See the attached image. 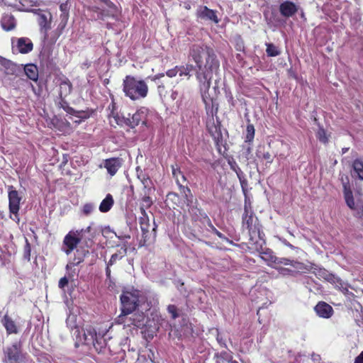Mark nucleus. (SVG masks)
<instances>
[{
	"mask_svg": "<svg viewBox=\"0 0 363 363\" xmlns=\"http://www.w3.org/2000/svg\"><path fill=\"white\" fill-rule=\"evenodd\" d=\"M189 59L195 62L196 74L205 76L206 73L213 75L219 69V62L214 51L203 44L193 45L189 50Z\"/></svg>",
	"mask_w": 363,
	"mask_h": 363,
	"instance_id": "f257e3e1",
	"label": "nucleus"
},
{
	"mask_svg": "<svg viewBox=\"0 0 363 363\" xmlns=\"http://www.w3.org/2000/svg\"><path fill=\"white\" fill-rule=\"evenodd\" d=\"M123 85L125 96L134 101L145 98L148 92V86L143 80H137L131 76H126Z\"/></svg>",
	"mask_w": 363,
	"mask_h": 363,
	"instance_id": "f03ea898",
	"label": "nucleus"
},
{
	"mask_svg": "<svg viewBox=\"0 0 363 363\" xmlns=\"http://www.w3.org/2000/svg\"><path fill=\"white\" fill-rule=\"evenodd\" d=\"M343 188H344V197L347 206L354 211L355 215L361 218H363V200L362 199L359 194H352L347 182H345L343 177L341 178Z\"/></svg>",
	"mask_w": 363,
	"mask_h": 363,
	"instance_id": "7ed1b4c3",
	"label": "nucleus"
},
{
	"mask_svg": "<svg viewBox=\"0 0 363 363\" xmlns=\"http://www.w3.org/2000/svg\"><path fill=\"white\" fill-rule=\"evenodd\" d=\"M141 292L136 289L125 290L121 296L122 310L126 313H133L140 302Z\"/></svg>",
	"mask_w": 363,
	"mask_h": 363,
	"instance_id": "20e7f679",
	"label": "nucleus"
},
{
	"mask_svg": "<svg viewBox=\"0 0 363 363\" xmlns=\"http://www.w3.org/2000/svg\"><path fill=\"white\" fill-rule=\"evenodd\" d=\"M91 227H87L85 230L80 229L69 231L65 237L62 245V250L67 254L69 255L80 242L82 233L84 232H89Z\"/></svg>",
	"mask_w": 363,
	"mask_h": 363,
	"instance_id": "39448f33",
	"label": "nucleus"
},
{
	"mask_svg": "<svg viewBox=\"0 0 363 363\" xmlns=\"http://www.w3.org/2000/svg\"><path fill=\"white\" fill-rule=\"evenodd\" d=\"M212 77L213 75H209L208 73H206L205 76H201V74H196V79L199 82V87L202 99L206 108L212 104V99L208 94Z\"/></svg>",
	"mask_w": 363,
	"mask_h": 363,
	"instance_id": "423d86ee",
	"label": "nucleus"
},
{
	"mask_svg": "<svg viewBox=\"0 0 363 363\" xmlns=\"http://www.w3.org/2000/svg\"><path fill=\"white\" fill-rule=\"evenodd\" d=\"M7 189L10 213L17 217L18 211L20 209L22 196L15 189L13 186H8Z\"/></svg>",
	"mask_w": 363,
	"mask_h": 363,
	"instance_id": "0eeeda50",
	"label": "nucleus"
},
{
	"mask_svg": "<svg viewBox=\"0 0 363 363\" xmlns=\"http://www.w3.org/2000/svg\"><path fill=\"white\" fill-rule=\"evenodd\" d=\"M74 335L76 336L77 342L80 344L94 345L95 342L97 341L96 330L91 326L84 330L82 335L79 330H75Z\"/></svg>",
	"mask_w": 363,
	"mask_h": 363,
	"instance_id": "6e6552de",
	"label": "nucleus"
},
{
	"mask_svg": "<svg viewBox=\"0 0 363 363\" xmlns=\"http://www.w3.org/2000/svg\"><path fill=\"white\" fill-rule=\"evenodd\" d=\"M316 275L320 278H323V279L335 284L336 287H338L342 291V293L347 294L348 289L345 286V283L339 277L330 274L325 269H319L316 272Z\"/></svg>",
	"mask_w": 363,
	"mask_h": 363,
	"instance_id": "1a4fd4ad",
	"label": "nucleus"
},
{
	"mask_svg": "<svg viewBox=\"0 0 363 363\" xmlns=\"http://www.w3.org/2000/svg\"><path fill=\"white\" fill-rule=\"evenodd\" d=\"M12 49L14 52H18L21 54H27L32 51L33 48V44L28 38H19L13 41Z\"/></svg>",
	"mask_w": 363,
	"mask_h": 363,
	"instance_id": "9d476101",
	"label": "nucleus"
},
{
	"mask_svg": "<svg viewBox=\"0 0 363 363\" xmlns=\"http://www.w3.org/2000/svg\"><path fill=\"white\" fill-rule=\"evenodd\" d=\"M0 62L4 69V73L6 76L17 77L22 72L21 65H18L10 60L2 59Z\"/></svg>",
	"mask_w": 363,
	"mask_h": 363,
	"instance_id": "9b49d317",
	"label": "nucleus"
},
{
	"mask_svg": "<svg viewBox=\"0 0 363 363\" xmlns=\"http://www.w3.org/2000/svg\"><path fill=\"white\" fill-rule=\"evenodd\" d=\"M255 219L252 213L249 214V210L247 206H245V213L242 216V228L247 229L249 234L251 235L252 233H255L257 228L255 227Z\"/></svg>",
	"mask_w": 363,
	"mask_h": 363,
	"instance_id": "f8f14e48",
	"label": "nucleus"
},
{
	"mask_svg": "<svg viewBox=\"0 0 363 363\" xmlns=\"http://www.w3.org/2000/svg\"><path fill=\"white\" fill-rule=\"evenodd\" d=\"M198 18L204 21H211L215 23L219 22V19L216 12L206 6H200L196 12Z\"/></svg>",
	"mask_w": 363,
	"mask_h": 363,
	"instance_id": "ddd939ff",
	"label": "nucleus"
},
{
	"mask_svg": "<svg viewBox=\"0 0 363 363\" xmlns=\"http://www.w3.org/2000/svg\"><path fill=\"white\" fill-rule=\"evenodd\" d=\"M5 363H18L20 359V350L17 345H13L4 350Z\"/></svg>",
	"mask_w": 363,
	"mask_h": 363,
	"instance_id": "4468645a",
	"label": "nucleus"
},
{
	"mask_svg": "<svg viewBox=\"0 0 363 363\" xmlns=\"http://www.w3.org/2000/svg\"><path fill=\"white\" fill-rule=\"evenodd\" d=\"M314 310L316 314L323 318H329L333 313V308L325 302L320 301L315 306Z\"/></svg>",
	"mask_w": 363,
	"mask_h": 363,
	"instance_id": "2eb2a0df",
	"label": "nucleus"
},
{
	"mask_svg": "<svg viewBox=\"0 0 363 363\" xmlns=\"http://www.w3.org/2000/svg\"><path fill=\"white\" fill-rule=\"evenodd\" d=\"M279 11L284 17L289 18L298 11V6L291 1H285L280 4Z\"/></svg>",
	"mask_w": 363,
	"mask_h": 363,
	"instance_id": "dca6fc26",
	"label": "nucleus"
},
{
	"mask_svg": "<svg viewBox=\"0 0 363 363\" xmlns=\"http://www.w3.org/2000/svg\"><path fill=\"white\" fill-rule=\"evenodd\" d=\"M121 165L122 160L116 157L107 159L104 162V167L107 169L108 173L111 176L115 175Z\"/></svg>",
	"mask_w": 363,
	"mask_h": 363,
	"instance_id": "f3484780",
	"label": "nucleus"
},
{
	"mask_svg": "<svg viewBox=\"0 0 363 363\" xmlns=\"http://www.w3.org/2000/svg\"><path fill=\"white\" fill-rule=\"evenodd\" d=\"M1 24L4 30L10 31L15 28L16 21L13 16L10 13H5L1 18Z\"/></svg>",
	"mask_w": 363,
	"mask_h": 363,
	"instance_id": "a211bd4d",
	"label": "nucleus"
},
{
	"mask_svg": "<svg viewBox=\"0 0 363 363\" xmlns=\"http://www.w3.org/2000/svg\"><path fill=\"white\" fill-rule=\"evenodd\" d=\"M133 313H126L121 309V313L116 318L115 322L118 325H124L125 327L133 325Z\"/></svg>",
	"mask_w": 363,
	"mask_h": 363,
	"instance_id": "6ab92c4d",
	"label": "nucleus"
},
{
	"mask_svg": "<svg viewBox=\"0 0 363 363\" xmlns=\"http://www.w3.org/2000/svg\"><path fill=\"white\" fill-rule=\"evenodd\" d=\"M72 84L70 81L67 78H63L60 79V97H66L72 91Z\"/></svg>",
	"mask_w": 363,
	"mask_h": 363,
	"instance_id": "aec40b11",
	"label": "nucleus"
},
{
	"mask_svg": "<svg viewBox=\"0 0 363 363\" xmlns=\"http://www.w3.org/2000/svg\"><path fill=\"white\" fill-rule=\"evenodd\" d=\"M26 76L33 81H37L38 79V71L35 65L33 64L27 65L23 68Z\"/></svg>",
	"mask_w": 363,
	"mask_h": 363,
	"instance_id": "412c9836",
	"label": "nucleus"
},
{
	"mask_svg": "<svg viewBox=\"0 0 363 363\" xmlns=\"http://www.w3.org/2000/svg\"><path fill=\"white\" fill-rule=\"evenodd\" d=\"M113 199L111 194H107L106 198L99 205V211L102 213L108 212L113 205Z\"/></svg>",
	"mask_w": 363,
	"mask_h": 363,
	"instance_id": "4be33fe9",
	"label": "nucleus"
},
{
	"mask_svg": "<svg viewBox=\"0 0 363 363\" xmlns=\"http://www.w3.org/2000/svg\"><path fill=\"white\" fill-rule=\"evenodd\" d=\"M143 118V112L142 111H137L134 114L132 115L130 117V115L128 113V126L130 128H134L135 126L138 125L139 123L142 121Z\"/></svg>",
	"mask_w": 363,
	"mask_h": 363,
	"instance_id": "5701e85b",
	"label": "nucleus"
},
{
	"mask_svg": "<svg viewBox=\"0 0 363 363\" xmlns=\"http://www.w3.org/2000/svg\"><path fill=\"white\" fill-rule=\"evenodd\" d=\"M111 123H115L121 126L128 125V116H125L123 113H113L110 118Z\"/></svg>",
	"mask_w": 363,
	"mask_h": 363,
	"instance_id": "b1692460",
	"label": "nucleus"
},
{
	"mask_svg": "<svg viewBox=\"0 0 363 363\" xmlns=\"http://www.w3.org/2000/svg\"><path fill=\"white\" fill-rule=\"evenodd\" d=\"M132 316L134 326L140 328L145 325V315L143 312H135Z\"/></svg>",
	"mask_w": 363,
	"mask_h": 363,
	"instance_id": "393cba45",
	"label": "nucleus"
},
{
	"mask_svg": "<svg viewBox=\"0 0 363 363\" xmlns=\"http://www.w3.org/2000/svg\"><path fill=\"white\" fill-rule=\"evenodd\" d=\"M51 14H41L39 16L38 23L41 28L47 30L50 28Z\"/></svg>",
	"mask_w": 363,
	"mask_h": 363,
	"instance_id": "a878e982",
	"label": "nucleus"
},
{
	"mask_svg": "<svg viewBox=\"0 0 363 363\" xmlns=\"http://www.w3.org/2000/svg\"><path fill=\"white\" fill-rule=\"evenodd\" d=\"M127 253V246L126 245H123L118 251V252L112 255L109 262L108 265L113 264L117 260L121 259Z\"/></svg>",
	"mask_w": 363,
	"mask_h": 363,
	"instance_id": "bb28decb",
	"label": "nucleus"
},
{
	"mask_svg": "<svg viewBox=\"0 0 363 363\" xmlns=\"http://www.w3.org/2000/svg\"><path fill=\"white\" fill-rule=\"evenodd\" d=\"M2 322L8 333L11 334L16 333V325L10 318H9L7 315H5L2 320Z\"/></svg>",
	"mask_w": 363,
	"mask_h": 363,
	"instance_id": "cd10ccee",
	"label": "nucleus"
},
{
	"mask_svg": "<svg viewBox=\"0 0 363 363\" xmlns=\"http://www.w3.org/2000/svg\"><path fill=\"white\" fill-rule=\"evenodd\" d=\"M150 191H144V196L142 200L140 211L142 214L145 215V208H149L152 205V200L148 196Z\"/></svg>",
	"mask_w": 363,
	"mask_h": 363,
	"instance_id": "c85d7f7f",
	"label": "nucleus"
},
{
	"mask_svg": "<svg viewBox=\"0 0 363 363\" xmlns=\"http://www.w3.org/2000/svg\"><path fill=\"white\" fill-rule=\"evenodd\" d=\"M256 155L257 157L264 160L269 163H272L273 161L271 154L269 152H264V147H258L256 151Z\"/></svg>",
	"mask_w": 363,
	"mask_h": 363,
	"instance_id": "c756f323",
	"label": "nucleus"
},
{
	"mask_svg": "<svg viewBox=\"0 0 363 363\" xmlns=\"http://www.w3.org/2000/svg\"><path fill=\"white\" fill-rule=\"evenodd\" d=\"M84 260V255L79 252V251L77 252V255H75L74 259L70 261L66 266V269L67 271H70L72 268L81 262H82Z\"/></svg>",
	"mask_w": 363,
	"mask_h": 363,
	"instance_id": "7c9ffc66",
	"label": "nucleus"
},
{
	"mask_svg": "<svg viewBox=\"0 0 363 363\" xmlns=\"http://www.w3.org/2000/svg\"><path fill=\"white\" fill-rule=\"evenodd\" d=\"M353 169L358 178L363 180V162L359 160H354L353 162Z\"/></svg>",
	"mask_w": 363,
	"mask_h": 363,
	"instance_id": "2f4dec72",
	"label": "nucleus"
},
{
	"mask_svg": "<svg viewBox=\"0 0 363 363\" xmlns=\"http://www.w3.org/2000/svg\"><path fill=\"white\" fill-rule=\"evenodd\" d=\"M67 326L71 328L72 330H74L75 329L76 330H79L78 329V321H77V316L74 314H70L68 315L67 318Z\"/></svg>",
	"mask_w": 363,
	"mask_h": 363,
	"instance_id": "473e14b6",
	"label": "nucleus"
},
{
	"mask_svg": "<svg viewBox=\"0 0 363 363\" xmlns=\"http://www.w3.org/2000/svg\"><path fill=\"white\" fill-rule=\"evenodd\" d=\"M261 258L267 262V264L272 266L276 262V257L272 255V252H263L260 255Z\"/></svg>",
	"mask_w": 363,
	"mask_h": 363,
	"instance_id": "72a5a7b5",
	"label": "nucleus"
},
{
	"mask_svg": "<svg viewBox=\"0 0 363 363\" xmlns=\"http://www.w3.org/2000/svg\"><path fill=\"white\" fill-rule=\"evenodd\" d=\"M142 215H143V216L140 218V223L141 230L143 232H148L149 226H150L149 219H148L146 213H145V215H144V214H142Z\"/></svg>",
	"mask_w": 363,
	"mask_h": 363,
	"instance_id": "f704fd0d",
	"label": "nucleus"
},
{
	"mask_svg": "<svg viewBox=\"0 0 363 363\" xmlns=\"http://www.w3.org/2000/svg\"><path fill=\"white\" fill-rule=\"evenodd\" d=\"M266 52L269 56L275 57L280 54L278 48L273 44H267Z\"/></svg>",
	"mask_w": 363,
	"mask_h": 363,
	"instance_id": "c9c22d12",
	"label": "nucleus"
},
{
	"mask_svg": "<svg viewBox=\"0 0 363 363\" xmlns=\"http://www.w3.org/2000/svg\"><path fill=\"white\" fill-rule=\"evenodd\" d=\"M316 136L318 139L323 143H326L328 141V137L325 130L322 128H319L317 131Z\"/></svg>",
	"mask_w": 363,
	"mask_h": 363,
	"instance_id": "e433bc0d",
	"label": "nucleus"
},
{
	"mask_svg": "<svg viewBox=\"0 0 363 363\" xmlns=\"http://www.w3.org/2000/svg\"><path fill=\"white\" fill-rule=\"evenodd\" d=\"M172 174H173V177L175 178L176 181H177V183L180 186L182 185L180 184L181 182V179L182 181H185L186 179L184 177V176L182 174V172H180V170L177 169H175V168H172Z\"/></svg>",
	"mask_w": 363,
	"mask_h": 363,
	"instance_id": "4c0bfd02",
	"label": "nucleus"
},
{
	"mask_svg": "<svg viewBox=\"0 0 363 363\" xmlns=\"http://www.w3.org/2000/svg\"><path fill=\"white\" fill-rule=\"evenodd\" d=\"M246 130H247L246 141L251 142L254 139L255 128L252 124H249L247 126Z\"/></svg>",
	"mask_w": 363,
	"mask_h": 363,
	"instance_id": "58836bf2",
	"label": "nucleus"
},
{
	"mask_svg": "<svg viewBox=\"0 0 363 363\" xmlns=\"http://www.w3.org/2000/svg\"><path fill=\"white\" fill-rule=\"evenodd\" d=\"M138 178L140 179L141 182L144 186V190L150 191L151 190V180L149 177H146L145 176H143L141 178L140 176H138Z\"/></svg>",
	"mask_w": 363,
	"mask_h": 363,
	"instance_id": "ea45409f",
	"label": "nucleus"
},
{
	"mask_svg": "<svg viewBox=\"0 0 363 363\" xmlns=\"http://www.w3.org/2000/svg\"><path fill=\"white\" fill-rule=\"evenodd\" d=\"M291 267H293L298 272H304L305 270H308V268L305 264L294 260L292 261Z\"/></svg>",
	"mask_w": 363,
	"mask_h": 363,
	"instance_id": "a19ab883",
	"label": "nucleus"
},
{
	"mask_svg": "<svg viewBox=\"0 0 363 363\" xmlns=\"http://www.w3.org/2000/svg\"><path fill=\"white\" fill-rule=\"evenodd\" d=\"M229 164L231 169H233L236 173L238 178H240V177L244 174L243 172L238 167L235 162H230Z\"/></svg>",
	"mask_w": 363,
	"mask_h": 363,
	"instance_id": "79ce46f5",
	"label": "nucleus"
},
{
	"mask_svg": "<svg viewBox=\"0 0 363 363\" xmlns=\"http://www.w3.org/2000/svg\"><path fill=\"white\" fill-rule=\"evenodd\" d=\"M179 186L182 191V194L185 197L186 201L187 202L190 201V199L192 197L190 189L188 187L183 186L182 185H180Z\"/></svg>",
	"mask_w": 363,
	"mask_h": 363,
	"instance_id": "37998d69",
	"label": "nucleus"
},
{
	"mask_svg": "<svg viewBox=\"0 0 363 363\" xmlns=\"http://www.w3.org/2000/svg\"><path fill=\"white\" fill-rule=\"evenodd\" d=\"M178 69L179 77H186L188 79L191 77V74L188 72V68H186L184 65L178 66Z\"/></svg>",
	"mask_w": 363,
	"mask_h": 363,
	"instance_id": "c03bdc74",
	"label": "nucleus"
},
{
	"mask_svg": "<svg viewBox=\"0 0 363 363\" xmlns=\"http://www.w3.org/2000/svg\"><path fill=\"white\" fill-rule=\"evenodd\" d=\"M292 261L293 260L287 259V258H278L276 257V262H274V264H276L275 266H277L278 264L291 266Z\"/></svg>",
	"mask_w": 363,
	"mask_h": 363,
	"instance_id": "a18cd8bd",
	"label": "nucleus"
},
{
	"mask_svg": "<svg viewBox=\"0 0 363 363\" xmlns=\"http://www.w3.org/2000/svg\"><path fill=\"white\" fill-rule=\"evenodd\" d=\"M94 206L92 203H86L83 206V212L85 215H89L94 209Z\"/></svg>",
	"mask_w": 363,
	"mask_h": 363,
	"instance_id": "49530a36",
	"label": "nucleus"
},
{
	"mask_svg": "<svg viewBox=\"0 0 363 363\" xmlns=\"http://www.w3.org/2000/svg\"><path fill=\"white\" fill-rule=\"evenodd\" d=\"M273 267L276 269H277L279 271V272L282 274V275H288V274H290V273L292 272L291 270L289 269H286V268H284V267H278V266H273Z\"/></svg>",
	"mask_w": 363,
	"mask_h": 363,
	"instance_id": "de8ad7c7",
	"label": "nucleus"
},
{
	"mask_svg": "<svg viewBox=\"0 0 363 363\" xmlns=\"http://www.w3.org/2000/svg\"><path fill=\"white\" fill-rule=\"evenodd\" d=\"M168 312L172 315L173 318H176L178 315L177 313V308L174 305H169L167 308Z\"/></svg>",
	"mask_w": 363,
	"mask_h": 363,
	"instance_id": "09e8293b",
	"label": "nucleus"
},
{
	"mask_svg": "<svg viewBox=\"0 0 363 363\" xmlns=\"http://www.w3.org/2000/svg\"><path fill=\"white\" fill-rule=\"evenodd\" d=\"M177 74H179L178 66L175 67L174 69H169L167 72V75L169 77H174Z\"/></svg>",
	"mask_w": 363,
	"mask_h": 363,
	"instance_id": "8fccbe9b",
	"label": "nucleus"
},
{
	"mask_svg": "<svg viewBox=\"0 0 363 363\" xmlns=\"http://www.w3.org/2000/svg\"><path fill=\"white\" fill-rule=\"evenodd\" d=\"M68 284V279L66 277L61 278L59 281L58 286L60 289H63Z\"/></svg>",
	"mask_w": 363,
	"mask_h": 363,
	"instance_id": "3c124183",
	"label": "nucleus"
},
{
	"mask_svg": "<svg viewBox=\"0 0 363 363\" xmlns=\"http://www.w3.org/2000/svg\"><path fill=\"white\" fill-rule=\"evenodd\" d=\"M238 179L240 181V183L241 187L242 189V191H245V187L247 185V180L245 178V175L244 174L242 175L240 177V178H238Z\"/></svg>",
	"mask_w": 363,
	"mask_h": 363,
	"instance_id": "603ef678",
	"label": "nucleus"
},
{
	"mask_svg": "<svg viewBox=\"0 0 363 363\" xmlns=\"http://www.w3.org/2000/svg\"><path fill=\"white\" fill-rule=\"evenodd\" d=\"M68 16H69L68 12H64L60 16L61 19H62V23H63L64 26H65V24L67 22Z\"/></svg>",
	"mask_w": 363,
	"mask_h": 363,
	"instance_id": "864d4df0",
	"label": "nucleus"
},
{
	"mask_svg": "<svg viewBox=\"0 0 363 363\" xmlns=\"http://www.w3.org/2000/svg\"><path fill=\"white\" fill-rule=\"evenodd\" d=\"M184 67L186 68H188V72L191 74V72H193L194 71L196 70V66H194L193 65L191 64H189V63H186V65H184Z\"/></svg>",
	"mask_w": 363,
	"mask_h": 363,
	"instance_id": "5fc2aeb1",
	"label": "nucleus"
},
{
	"mask_svg": "<svg viewBox=\"0 0 363 363\" xmlns=\"http://www.w3.org/2000/svg\"><path fill=\"white\" fill-rule=\"evenodd\" d=\"M354 363H363V351L355 358Z\"/></svg>",
	"mask_w": 363,
	"mask_h": 363,
	"instance_id": "6e6d98bb",
	"label": "nucleus"
},
{
	"mask_svg": "<svg viewBox=\"0 0 363 363\" xmlns=\"http://www.w3.org/2000/svg\"><path fill=\"white\" fill-rule=\"evenodd\" d=\"M213 231L215 232V233L220 238L222 239H224L227 242H230L228 238H226L221 233H220L219 231H218L216 228H213Z\"/></svg>",
	"mask_w": 363,
	"mask_h": 363,
	"instance_id": "4d7b16f0",
	"label": "nucleus"
},
{
	"mask_svg": "<svg viewBox=\"0 0 363 363\" xmlns=\"http://www.w3.org/2000/svg\"><path fill=\"white\" fill-rule=\"evenodd\" d=\"M116 236L117 238H118L119 239L121 240H125V239H129L130 238V236L129 235H124V236H122V235H117L116 233H115Z\"/></svg>",
	"mask_w": 363,
	"mask_h": 363,
	"instance_id": "13d9d810",
	"label": "nucleus"
},
{
	"mask_svg": "<svg viewBox=\"0 0 363 363\" xmlns=\"http://www.w3.org/2000/svg\"><path fill=\"white\" fill-rule=\"evenodd\" d=\"M60 10L62 11V13H64V12H67V6H66V5H65V4H61V5H60Z\"/></svg>",
	"mask_w": 363,
	"mask_h": 363,
	"instance_id": "bf43d9fd",
	"label": "nucleus"
},
{
	"mask_svg": "<svg viewBox=\"0 0 363 363\" xmlns=\"http://www.w3.org/2000/svg\"><path fill=\"white\" fill-rule=\"evenodd\" d=\"M177 96V91H173L172 92V94H171V98H172L173 100H174V99H176Z\"/></svg>",
	"mask_w": 363,
	"mask_h": 363,
	"instance_id": "052dcab7",
	"label": "nucleus"
},
{
	"mask_svg": "<svg viewBox=\"0 0 363 363\" xmlns=\"http://www.w3.org/2000/svg\"><path fill=\"white\" fill-rule=\"evenodd\" d=\"M103 1L109 7L112 5V3L109 0H103Z\"/></svg>",
	"mask_w": 363,
	"mask_h": 363,
	"instance_id": "680f3d73",
	"label": "nucleus"
},
{
	"mask_svg": "<svg viewBox=\"0 0 363 363\" xmlns=\"http://www.w3.org/2000/svg\"><path fill=\"white\" fill-rule=\"evenodd\" d=\"M14 217H15L16 218H17V220H19V218H18V216H17V217H16V216H14Z\"/></svg>",
	"mask_w": 363,
	"mask_h": 363,
	"instance_id": "e2e57ef3",
	"label": "nucleus"
}]
</instances>
